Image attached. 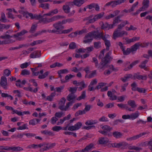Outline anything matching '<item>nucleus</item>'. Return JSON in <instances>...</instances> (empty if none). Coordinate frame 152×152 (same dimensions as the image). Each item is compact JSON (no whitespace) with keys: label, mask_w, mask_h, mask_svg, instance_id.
Returning <instances> with one entry per match:
<instances>
[{"label":"nucleus","mask_w":152,"mask_h":152,"mask_svg":"<svg viewBox=\"0 0 152 152\" xmlns=\"http://www.w3.org/2000/svg\"><path fill=\"white\" fill-rule=\"evenodd\" d=\"M73 30V28H71L69 29H67V30H62L60 31V33L59 34H67L69 33V32Z\"/></svg>","instance_id":"37"},{"label":"nucleus","mask_w":152,"mask_h":152,"mask_svg":"<svg viewBox=\"0 0 152 152\" xmlns=\"http://www.w3.org/2000/svg\"><path fill=\"white\" fill-rule=\"evenodd\" d=\"M96 70H95L93 71L92 72L89 74V79L92 78L94 77V76L96 75Z\"/></svg>","instance_id":"56"},{"label":"nucleus","mask_w":152,"mask_h":152,"mask_svg":"<svg viewBox=\"0 0 152 152\" xmlns=\"http://www.w3.org/2000/svg\"><path fill=\"white\" fill-rule=\"evenodd\" d=\"M78 33V31H76L74 32H72L68 36L70 37H76Z\"/></svg>","instance_id":"64"},{"label":"nucleus","mask_w":152,"mask_h":152,"mask_svg":"<svg viewBox=\"0 0 152 152\" xmlns=\"http://www.w3.org/2000/svg\"><path fill=\"white\" fill-rule=\"evenodd\" d=\"M58 12V10L57 9H56L54 10H52L49 12L50 16H52L54 14H57Z\"/></svg>","instance_id":"40"},{"label":"nucleus","mask_w":152,"mask_h":152,"mask_svg":"<svg viewBox=\"0 0 152 152\" xmlns=\"http://www.w3.org/2000/svg\"><path fill=\"white\" fill-rule=\"evenodd\" d=\"M86 97V92L84 91L82 92L81 95L77 99V100H80L82 99H84Z\"/></svg>","instance_id":"34"},{"label":"nucleus","mask_w":152,"mask_h":152,"mask_svg":"<svg viewBox=\"0 0 152 152\" xmlns=\"http://www.w3.org/2000/svg\"><path fill=\"white\" fill-rule=\"evenodd\" d=\"M87 0H74L75 5L77 7H80Z\"/></svg>","instance_id":"17"},{"label":"nucleus","mask_w":152,"mask_h":152,"mask_svg":"<svg viewBox=\"0 0 152 152\" xmlns=\"http://www.w3.org/2000/svg\"><path fill=\"white\" fill-rule=\"evenodd\" d=\"M111 54V52L110 51L107 53L104 57L102 59L101 61L98 64V66L96 67L99 69H102L103 70L107 67L108 64L113 59L110 56Z\"/></svg>","instance_id":"1"},{"label":"nucleus","mask_w":152,"mask_h":152,"mask_svg":"<svg viewBox=\"0 0 152 152\" xmlns=\"http://www.w3.org/2000/svg\"><path fill=\"white\" fill-rule=\"evenodd\" d=\"M63 9L64 12L66 14L69 13L70 12V7L67 4H66L65 5L63 6Z\"/></svg>","instance_id":"24"},{"label":"nucleus","mask_w":152,"mask_h":152,"mask_svg":"<svg viewBox=\"0 0 152 152\" xmlns=\"http://www.w3.org/2000/svg\"><path fill=\"white\" fill-rule=\"evenodd\" d=\"M27 31L25 30H23L20 32H18L13 35V37L15 38L18 37L19 36H21L25 33H27Z\"/></svg>","instance_id":"22"},{"label":"nucleus","mask_w":152,"mask_h":152,"mask_svg":"<svg viewBox=\"0 0 152 152\" xmlns=\"http://www.w3.org/2000/svg\"><path fill=\"white\" fill-rule=\"evenodd\" d=\"M42 41L40 40L34 41L30 43V46H33L35 45L41 44L42 43Z\"/></svg>","instance_id":"41"},{"label":"nucleus","mask_w":152,"mask_h":152,"mask_svg":"<svg viewBox=\"0 0 152 152\" xmlns=\"http://www.w3.org/2000/svg\"><path fill=\"white\" fill-rule=\"evenodd\" d=\"M123 142H120L118 143H114L113 144L112 147H115L117 148H119L122 145H123Z\"/></svg>","instance_id":"49"},{"label":"nucleus","mask_w":152,"mask_h":152,"mask_svg":"<svg viewBox=\"0 0 152 152\" xmlns=\"http://www.w3.org/2000/svg\"><path fill=\"white\" fill-rule=\"evenodd\" d=\"M43 145L44 147L41 148L40 149L39 151L43 152L45 151L51 149L56 145V143H53L50 144L48 143L43 142Z\"/></svg>","instance_id":"6"},{"label":"nucleus","mask_w":152,"mask_h":152,"mask_svg":"<svg viewBox=\"0 0 152 152\" xmlns=\"http://www.w3.org/2000/svg\"><path fill=\"white\" fill-rule=\"evenodd\" d=\"M0 85L4 89H7V80L6 77L4 76L1 77L0 82Z\"/></svg>","instance_id":"10"},{"label":"nucleus","mask_w":152,"mask_h":152,"mask_svg":"<svg viewBox=\"0 0 152 152\" xmlns=\"http://www.w3.org/2000/svg\"><path fill=\"white\" fill-rule=\"evenodd\" d=\"M10 25L0 24V31H2L3 29H7L9 28Z\"/></svg>","instance_id":"31"},{"label":"nucleus","mask_w":152,"mask_h":152,"mask_svg":"<svg viewBox=\"0 0 152 152\" xmlns=\"http://www.w3.org/2000/svg\"><path fill=\"white\" fill-rule=\"evenodd\" d=\"M127 32L125 31H120L115 30L113 33V38L115 39L116 38L122 37L124 35H127Z\"/></svg>","instance_id":"8"},{"label":"nucleus","mask_w":152,"mask_h":152,"mask_svg":"<svg viewBox=\"0 0 152 152\" xmlns=\"http://www.w3.org/2000/svg\"><path fill=\"white\" fill-rule=\"evenodd\" d=\"M138 2L137 1L134 4L132 5L131 8L129 9L130 11V12H133L134 11V10L135 8V7L138 5Z\"/></svg>","instance_id":"53"},{"label":"nucleus","mask_w":152,"mask_h":152,"mask_svg":"<svg viewBox=\"0 0 152 152\" xmlns=\"http://www.w3.org/2000/svg\"><path fill=\"white\" fill-rule=\"evenodd\" d=\"M37 25L36 24H33L31 27L30 30L29 31L31 33H33L36 31L37 28Z\"/></svg>","instance_id":"32"},{"label":"nucleus","mask_w":152,"mask_h":152,"mask_svg":"<svg viewBox=\"0 0 152 152\" xmlns=\"http://www.w3.org/2000/svg\"><path fill=\"white\" fill-rule=\"evenodd\" d=\"M58 120V119L55 116V117L52 118L50 121L52 124H56V121Z\"/></svg>","instance_id":"61"},{"label":"nucleus","mask_w":152,"mask_h":152,"mask_svg":"<svg viewBox=\"0 0 152 152\" xmlns=\"http://www.w3.org/2000/svg\"><path fill=\"white\" fill-rule=\"evenodd\" d=\"M128 105L131 106L129 107L128 106V111H129L134 112L135 110V108L137 107V104L135 101L134 100H129L127 102Z\"/></svg>","instance_id":"9"},{"label":"nucleus","mask_w":152,"mask_h":152,"mask_svg":"<svg viewBox=\"0 0 152 152\" xmlns=\"http://www.w3.org/2000/svg\"><path fill=\"white\" fill-rule=\"evenodd\" d=\"M50 73L49 72L47 71L45 72L44 74L41 75H39L38 78L40 79H43L47 77Z\"/></svg>","instance_id":"42"},{"label":"nucleus","mask_w":152,"mask_h":152,"mask_svg":"<svg viewBox=\"0 0 152 152\" xmlns=\"http://www.w3.org/2000/svg\"><path fill=\"white\" fill-rule=\"evenodd\" d=\"M101 128L103 130L106 131L107 133L110 132L113 129L112 127H111L110 126L107 125L103 126Z\"/></svg>","instance_id":"25"},{"label":"nucleus","mask_w":152,"mask_h":152,"mask_svg":"<svg viewBox=\"0 0 152 152\" xmlns=\"http://www.w3.org/2000/svg\"><path fill=\"white\" fill-rule=\"evenodd\" d=\"M10 147L8 146H0V150L9 151L10 150Z\"/></svg>","instance_id":"59"},{"label":"nucleus","mask_w":152,"mask_h":152,"mask_svg":"<svg viewBox=\"0 0 152 152\" xmlns=\"http://www.w3.org/2000/svg\"><path fill=\"white\" fill-rule=\"evenodd\" d=\"M149 3V1L148 0H143L142 5L143 7H144V9L148 8Z\"/></svg>","instance_id":"36"},{"label":"nucleus","mask_w":152,"mask_h":152,"mask_svg":"<svg viewBox=\"0 0 152 152\" xmlns=\"http://www.w3.org/2000/svg\"><path fill=\"white\" fill-rule=\"evenodd\" d=\"M140 113L138 111H136L134 113H132L130 114L131 119L134 120L138 117Z\"/></svg>","instance_id":"20"},{"label":"nucleus","mask_w":152,"mask_h":152,"mask_svg":"<svg viewBox=\"0 0 152 152\" xmlns=\"http://www.w3.org/2000/svg\"><path fill=\"white\" fill-rule=\"evenodd\" d=\"M15 42V41H12L11 39L5 40L1 41V45L4 44H7Z\"/></svg>","instance_id":"52"},{"label":"nucleus","mask_w":152,"mask_h":152,"mask_svg":"<svg viewBox=\"0 0 152 152\" xmlns=\"http://www.w3.org/2000/svg\"><path fill=\"white\" fill-rule=\"evenodd\" d=\"M135 44L136 45V48L137 50L139 48V46H141L142 48H145L148 46L149 45V43L148 42L147 43L144 42L142 43L140 42H138Z\"/></svg>","instance_id":"15"},{"label":"nucleus","mask_w":152,"mask_h":152,"mask_svg":"<svg viewBox=\"0 0 152 152\" xmlns=\"http://www.w3.org/2000/svg\"><path fill=\"white\" fill-rule=\"evenodd\" d=\"M65 18V17L64 16L57 15L53 16L51 18L48 17L42 18L39 20L38 23H42L43 24H47L50 22L57 20L60 18Z\"/></svg>","instance_id":"2"},{"label":"nucleus","mask_w":152,"mask_h":152,"mask_svg":"<svg viewBox=\"0 0 152 152\" xmlns=\"http://www.w3.org/2000/svg\"><path fill=\"white\" fill-rule=\"evenodd\" d=\"M148 61V60H145L142 61L140 65H139V67L141 69H144L145 70H146L147 68L146 66V64L147 63Z\"/></svg>","instance_id":"23"},{"label":"nucleus","mask_w":152,"mask_h":152,"mask_svg":"<svg viewBox=\"0 0 152 152\" xmlns=\"http://www.w3.org/2000/svg\"><path fill=\"white\" fill-rule=\"evenodd\" d=\"M64 115V113L62 111L56 112L55 114V116L56 117L59 118H61L62 116Z\"/></svg>","instance_id":"35"},{"label":"nucleus","mask_w":152,"mask_h":152,"mask_svg":"<svg viewBox=\"0 0 152 152\" xmlns=\"http://www.w3.org/2000/svg\"><path fill=\"white\" fill-rule=\"evenodd\" d=\"M136 47V45L135 44L130 48H127L126 50H125L124 51H123V54L124 55H126L129 54L131 53H132V54H134L137 50Z\"/></svg>","instance_id":"5"},{"label":"nucleus","mask_w":152,"mask_h":152,"mask_svg":"<svg viewBox=\"0 0 152 152\" xmlns=\"http://www.w3.org/2000/svg\"><path fill=\"white\" fill-rule=\"evenodd\" d=\"M76 45L74 42H72L69 44V49H73L76 48Z\"/></svg>","instance_id":"54"},{"label":"nucleus","mask_w":152,"mask_h":152,"mask_svg":"<svg viewBox=\"0 0 152 152\" xmlns=\"http://www.w3.org/2000/svg\"><path fill=\"white\" fill-rule=\"evenodd\" d=\"M109 141V139L106 137H102L99 139V142L100 144H104L107 143Z\"/></svg>","instance_id":"16"},{"label":"nucleus","mask_w":152,"mask_h":152,"mask_svg":"<svg viewBox=\"0 0 152 152\" xmlns=\"http://www.w3.org/2000/svg\"><path fill=\"white\" fill-rule=\"evenodd\" d=\"M42 18V16L41 15L34 14L33 15L32 19H35L39 20Z\"/></svg>","instance_id":"51"},{"label":"nucleus","mask_w":152,"mask_h":152,"mask_svg":"<svg viewBox=\"0 0 152 152\" xmlns=\"http://www.w3.org/2000/svg\"><path fill=\"white\" fill-rule=\"evenodd\" d=\"M120 2V1L118 0L112 1V7H115L117 5L121 4Z\"/></svg>","instance_id":"44"},{"label":"nucleus","mask_w":152,"mask_h":152,"mask_svg":"<svg viewBox=\"0 0 152 152\" xmlns=\"http://www.w3.org/2000/svg\"><path fill=\"white\" fill-rule=\"evenodd\" d=\"M98 123V121L96 120H90L87 121L85 123L87 125H90L95 124Z\"/></svg>","instance_id":"27"},{"label":"nucleus","mask_w":152,"mask_h":152,"mask_svg":"<svg viewBox=\"0 0 152 152\" xmlns=\"http://www.w3.org/2000/svg\"><path fill=\"white\" fill-rule=\"evenodd\" d=\"M30 74V73L29 71L24 69L22 70L21 75H29Z\"/></svg>","instance_id":"45"},{"label":"nucleus","mask_w":152,"mask_h":152,"mask_svg":"<svg viewBox=\"0 0 152 152\" xmlns=\"http://www.w3.org/2000/svg\"><path fill=\"white\" fill-rule=\"evenodd\" d=\"M94 147V145L93 143H91L88 145H87L83 149L81 150H77L75 151L74 152H86L90 151Z\"/></svg>","instance_id":"13"},{"label":"nucleus","mask_w":152,"mask_h":152,"mask_svg":"<svg viewBox=\"0 0 152 152\" xmlns=\"http://www.w3.org/2000/svg\"><path fill=\"white\" fill-rule=\"evenodd\" d=\"M131 86L132 87V90L133 91H136L137 90V85L136 83L134 82L133 83H132L131 85Z\"/></svg>","instance_id":"47"},{"label":"nucleus","mask_w":152,"mask_h":152,"mask_svg":"<svg viewBox=\"0 0 152 152\" xmlns=\"http://www.w3.org/2000/svg\"><path fill=\"white\" fill-rule=\"evenodd\" d=\"M118 106L121 109H124L128 111V105L126 104L122 103L117 104Z\"/></svg>","instance_id":"26"},{"label":"nucleus","mask_w":152,"mask_h":152,"mask_svg":"<svg viewBox=\"0 0 152 152\" xmlns=\"http://www.w3.org/2000/svg\"><path fill=\"white\" fill-rule=\"evenodd\" d=\"M56 95V94L55 92L52 93L50 95L47 97L46 100H48L50 102L52 101L53 97L55 96Z\"/></svg>","instance_id":"28"},{"label":"nucleus","mask_w":152,"mask_h":152,"mask_svg":"<svg viewBox=\"0 0 152 152\" xmlns=\"http://www.w3.org/2000/svg\"><path fill=\"white\" fill-rule=\"evenodd\" d=\"M53 26L55 28V30L56 31V33L57 34H59L60 31L64 28V26L61 25L59 21L54 23L53 24Z\"/></svg>","instance_id":"7"},{"label":"nucleus","mask_w":152,"mask_h":152,"mask_svg":"<svg viewBox=\"0 0 152 152\" xmlns=\"http://www.w3.org/2000/svg\"><path fill=\"white\" fill-rule=\"evenodd\" d=\"M132 74H126L123 77L121 78V80L123 82H125L126 81L128 80V79L129 78L132 79Z\"/></svg>","instance_id":"19"},{"label":"nucleus","mask_w":152,"mask_h":152,"mask_svg":"<svg viewBox=\"0 0 152 152\" xmlns=\"http://www.w3.org/2000/svg\"><path fill=\"white\" fill-rule=\"evenodd\" d=\"M66 99L64 97H62L59 101L58 105V108L61 111L62 110L65 105Z\"/></svg>","instance_id":"14"},{"label":"nucleus","mask_w":152,"mask_h":152,"mask_svg":"<svg viewBox=\"0 0 152 152\" xmlns=\"http://www.w3.org/2000/svg\"><path fill=\"white\" fill-rule=\"evenodd\" d=\"M49 4L48 3L45 4H41L39 5V7H42L44 9H49Z\"/></svg>","instance_id":"39"},{"label":"nucleus","mask_w":152,"mask_h":152,"mask_svg":"<svg viewBox=\"0 0 152 152\" xmlns=\"http://www.w3.org/2000/svg\"><path fill=\"white\" fill-rule=\"evenodd\" d=\"M82 125V123L80 122H79L75 124L74 125L75 127L76 130L79 129Z\"/></svg>","instance_id":"57"},{"label":"nucleus","mask_w":152,"mask_h":152,"mask_svg":"<svg viewBox=\"0 0 152 152\" xmlns=\"http://www.w3.org/2000/svg\"><path fill=\"white\" fill-rule=\"evenodd\" d=\"M33 15V14L31 13H29L27 11H25V14H24V17L26 18H28L30 17L31 19H32Z\"/></svg>","instance_id":"33"},{"label":"nucleus","mask_w":152,"mask_h":152,"mask_svg":"<svg viewBox=\"0 0 152 152\" xmlns=\"http://www.w3.org/2000/svg\"><path fill=\"white\" fill-rule=\"evenodd\" d=\"M62 128L60 126H55L52 128V130L54 131L58 132L60 130H61Z\"/></svg>","instance_id":"50"},{"label":"nucleus","mask_w":152,"mask_h":152,"mask_svg":"<svg viewBox=\"0 0 152 152\" xmlns=\"http://www.w3.org/2000/svg\"><path fill=\"white\" fill-rule=\"evenodd\" d=\"M124 122L123 120L121 119H117L115 120L113 122V125H117L119 122L122 123Z\"/></svg>","instance_id":"60"},{"label":"nucleus","mask_w":152,"mask_h":152,"mask_svg":"<svg viewBox=\"0 0 152 152\" xmlns=\"http://www.w3.org/2000/svg\"><path fill=\"white\" fill-rule=\"evenodd\" d=\"M86 112L84 110H79L77 111L75 114V116H78L80 115H82L83 114H85L86 113Z\"/></svg>","instance_id":"48"},{"label":"nucleus","mask_w":152,"mask_h":152,"mask_svg":"<svg viewBox=\"0 0 152 152\" xmlns=\"http://www.w3.org/2000/svg\"><path fill=\"white\" fill-rule=\"evenodd\" d=\"M104 42L105 45L106 46V49L107 50H109V48L110 46V41L107 39V40H105L104 41Z\"/></svg>","instance_id":"38"},{"label":"nucleus","mask_w":152,"mask_h":152,"mask_svg":"<svg viewBox=\"0 0 152 152\" xmlns=\"http://www.w3.org/2000/svg\"><path fill=\"white\" fill-rule=\"evenodd\" d=\"M113 136L116 138H121L123 136V134L120 132L115 131L113 133Z\"/></svg>","instance_id":"18"},{"label":"nucleus","mask_w":152,"mask_h":152,"mask_svg":"<svg viewBox=\"0 0 152 152\" xmlns=\"http://www.w3.org/2000/svg\"><path fill=\"white\" fill-rule=\"evenodd\" d=\"M10 150H12L14 151H23V149L19 146H14L13 147H10Z\"/></svg>","instance_id":"29"},{"label":"nucleus","mask_w":152,"mask_h":152,"mask_svg":"<svg viewBox=\"0 0 152 152\" xmlns=\"http://www.w3.org/2000/svg\"><path fill=\"white\" fill-rule=\"evenodd\" d=\"M4 72V75L7 77L9 76L10 75L11 73L10 71L8 69H5Z\"/></svg>","instance_id":"55"},{"label":"nucleus","mask_w":152,"mask_h":152,"mask_svg":"<svg viewBox=\"0 0 152 152\" xmlns=\"http://www.w3.org/2000/svg\"><path fill=\"white\" fill-rule=\"evenodd\" d=\"M123 145H121V149H126L128 148V144L124 142H123Z\"/></svg>","instance_id":"63"},{"label":"nucleus","mask_w":152,"mask_h":152,"mask_svg":"<svg viewBox=\"0 0 152 152\" xmlns=\"http://www.w3.org/2000/svg\"><path fill=\"white\" fill-rule=\"evenodd\" d=\"M104 13L103 12L100 13L94 16L93 15H91L88 17L84 18L83 21L88 20L86 23V25H88L90 23H93L97 20L98 19L101 18L103 16Z\"/></svg>","instance_id":"3"},{"label":"nucleus","mask_w":152,"mask_h":152,"mask_svg":"<svg viewBox=\"0 0 152 152\" xmlns=\"http://www.w3.org/2000/svg\"><path fill=\"white\" fill-rule=\"evenodd\" d=\"M41 132L43 134L48 135L49 136L53 135V133L50 131L48 130H44L41 131Z\"/></svg>","instance_id":"46"},{"label":"nucleus","mask_w":152,"mask_h":152,"mask_svg":"<svg viewBox=\"0 0 152 152\" xmlns=\"http://www.w3.org/2000/svg\"><path fill=\"white\" fill-rule=\"evenodd\" d=\"M75 77V75H72L71 74H69V75H66L65 77V80H63L62 79L61 80V83H65L67 82L68 80L72 78L73 77Z\"/></svg>","instance_id":"21"},{"label":"nucleus","mask_w":152,"mask_h":152,"mask_svg":"<svg viewBox=\"0 0 152 152\" xmlns=\"http://www.w3.org/2000/svg\"><path fill=\"white\" fill-rule=\"evenodd\" d=\"M76 97V96L74 94H70L67 96V99L68 101H70L75 99Z\"/></svg>","instance_id":"30"},{"label":"nucleus","mask_w":152,"mask_h":152,"mask_svg":"<svg viewBox=\"0 0 152 152\" xmlns=\"http://www.w3.org/2000/svg\"><path fill=\"white\" fill-rule=\"evenodd\" d=\"M1 20L3 22H7V20L6 18V17L5 14L3 12L1 13Z\"/></svg>","instance_id":"58"},{"label":"nucleus","mask_w":152,"mask_h":152,"mask_svg":"<svg viewBox=\"0 0 152 152\" xmlns=\"http://www.w3.org/2000/svg\"><path fill=\"white\" fill-rule=\"evenodd\" d=\"M94 48L97 49L101 47V42H94Z\"/></svg>","instance_id":"43"},{"label":"nucleus","mask_w":152,"mask_h":152,"mask_svg":"<svg viewBox=\"0 0 152 152\" xmlns=\"http://www.w3.org/2000/svg\"><path fill=\"white\" fill-rule=\"evenodd\" d=\"M147 78V77L146 75L143 76L142 75H140L139 73H135L132 75V79L133 80L137 79L139 80H146Z\"/></svg>","instance_id":"11"},{"label":"nucleus","mask_w":152,"mask_h":152,"mask_svg":"<svg viewBox=\"0 0 152 152\" xmlns=\"http://www.w3.org/2000/svg\"><path fill=\"white\" fill-rule=\"evenodd\" d=\"M103 34V33L102 32L99 33L98 31H95L92 32H90L86 35L85 37V38L86 39L87 38H90L94 36L96 39H100L102 37Z\"/></svg>","instance_id":"4"},{"label":"nucleus","mask_w":152,"mask_h":152,"mask_svg":"<svg viewBox=\"0 0 152 152\" xmlns=\"http://www.w3.org/2000/svg\"><path fill=\"white\" fill-rule=\"evenodd\" d=\"M148 132H142L140 134H139L136 135L132 137L128 138L126 139V140L128 141H132L135 140L141 137L142 136H143L145 134H148Z\"/></svg>","instance_id":"12"},{"label":"nucleus","mask_w":152,"mask_h":152,"mask_svg":"<svg viewBox=\"0 0 152 152\" xmlns=\"http://www.w3.org/2000/svg\"><path fill=\"white\" fill-rule=\"evenodd\" d=\"M30 64L26 62L24 63L21 64L20 65V67L21 69H24L27 68Z\"/></svg>","instance_id":"62"}]
</instances>
